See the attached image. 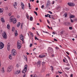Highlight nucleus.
I'll return each mask as SVG.
<instances>
[{
    "mask_svg": "<svg viewBox=\"0 0 77 77\" xmlns=\"http://www.w3.org/2000/svg\"><path fill=\"white\" fill-rule=\"evenodd\" d=\"M75 18V16L73 15H71L70 16V19L71 18Z\"/></svg>",
    "mask_w": 77,
    "mask_h": 77,
    "instance_id": "a211bd4d",
    "label": "nucleus"
},
{
    "mask_svg": "<svg viewBox=\"0 0 77 77\" xmlns=\"http://www.w3.org/2000/svg\"><path fill=\"white\" fill-rule=\"evenodd\" d=\"M47 4H48V5H50V1H48L47 3Z\"/></svg>",
    "mask_w": 77,
    "mask_h": 77,
    "instance_id": "a878e982",
    "label": "nucleus"
},
{
    "mask_svg": "<svg viewBox=\"0 0 77 77\" xmlns=\"http://www.w3.org/2000/svg\"><path fill=\"white\" fill-rule=\"evenodd\" d=\"M44 5H42V7H41V8H42V9H44Z\"/></svg>",
    "mask_w": 77,
    "mask_h": 77,
    "instance_id": "a18cd8bd",
    "label": "nucleus"
},
{
    "mask_svg": "<svg viewBox=\"0 0 77 77\" xmlns=\"http://www.w3.org/2000/svg\"><path fill=\"white\" fill-rule=\"evenodd\" d=\"M15 36H17L18 35V33L17 30H15Z\"/></svg>",
    "mask_w": 77,
    "mask_h": 77,
    "instance_id": "aec40b11",
    "label": "nucleus"
},
{
    "mask_svg": "<svg viewBox=\"0 0 77 77\" xmlns=\"http://www.w3.org/2000/svg\"><path fill=\"white\" fill-rule=\"evenodd\" d=\"M42 31L44 33H48V34H49V32H45V31H44V30H42Z\"/></svg>",
    "mask_w": 77,
    "mask_h": 77,
    "instance_id": "7c9ffc66",
    "label": "nucleus"
},
{
    "mask_svg": "<svg viewBox=\"0 0 77 77\" xmlns=\"http://www.w3.org/2000/svg\"><path fill=\"white\" fill-rule=\"evenodd\" d=\"M10 46L11 43H8L7 45V49L8 51L9 50V48H10Z\"/></svg>",
    "mask_w": 77,
    "mask_h": 77,
    "instance_id": "9b49d317",
    "label": "nucleus"
},
{
    "mask_svg": "<svg viewBox=\"0 0 77 77\" xmlns=\"http://www.w3.org/2000/svg\"><path fill=\"white\" fill-rule=\"evenodd\" d=\"M69 29H70V30H72V27H69Z\"/></svg>",
    "mask_w": 77,
    "mask_h": 77,
    "instance_id": "37998d69",
    "label": "nucleus"
},
{
    "mask_svg": "<svg viewBox=\"0 0 77 77\" xmlns=\"http://www.w3.org/2000/svg\"><path fill=\"white\" fill-rule=\"evenodd\" d=\"M35 10L36 11H38V8H35Z\"/></svg>",
    "mask_w": 77,
    "mask_h": 77,
    "instance_id": "052dcab7",
    "label": "nucleus"
},
{
    "mask_svg": "<svg viewBox=\"0 0 77 77\" xmlns=\"http://www.w3.org/2000/svg\"><path fill=\"white\" fill-rule=\"evenodd\" d=\"M10 22H13L14 24H15L16 23L17 20H16V19L14 18V16H13L10 17Z\"/></svg>",
    "mask_w": 77,
    "mask_h": 77,
    "instance_id": "f257e3e1",
    "label": "nucleus"
},
{
    "mask_svg": "<svg viewBox=\"0 0 77 77\" xmlns=\"http://www.w3.org/2000/svg\"><path fill=\"white\" fill-rule=\"evenodd\" d=\"M2 36H3L4 38V39H6L7 38V35L6 34V33L4 32L3 35H2Z\"/></svg>",
    "mask_w": 77,
    "mask_h": 77,
    "instance_id": "1a4fd4ad",
    "label": "nucleus"
},
{
    "mask_svg": "<svg viewBox=\"0 0 77 77\" xmlns=\"http://www.w3.org/2000/svg\"><path fill=\"white\" fill-rule=\"evenodd\" d=\"M48 52L51 53V54H53L54 53V51H53V48L50 47H49L48 49Z\"/></svg>",
    "mask_w": 77,
    "mask_h": 77,
    "instance_id": "7ed1b4c3",
    "label": "nucleus"
},
{
    "mask_svg": "<svg viewBox=\"0 0 77 77\" xmlns=\"http://www.w3.org/2000/svg\"><path fill=\"white\" fill-rule=\"evenodd\" d=\"M9 59H10V60H12V55H11V54L9 55Z\"/></svg>",
    "mask_w": 77,
    "mask_h": 77,
    "instance_id": "6ab92c4d",
    "label": "nucleus"
},
{
    "mask_svg": "<svg viewBox=\"0 0 77 77\" xmlns=\"http://www.w3.org/2000/svg\"><path fill=\"white\" fill-rule=\"evenodd\" d=\"M67 58L69 60H70V58H69V57L68 55H67Z\"/></svg>",
    "mask_w": 77,
    "mask_h": 77,
    "instance_id": "de8ad7c7",
    "label": "nucleus"
},
{
    "mask_svg": "<svg viewBox=\"0 0 77 77\" xmlns=\"http://www.w3.org/2000/svg\"><path fill=\"white\" fill-rule=\"evenodd\" d=\"M49 13H50V14H53V13H52V12H51V11H48Z\"/></svg>",
    "mask_w": 77,
    "mask_h": 77,
    "instance_id": "c03bdc74",
    "label": "nucleus"
},
{
    "mask_svg": "<svg viewBox=\"0 0 77 77\" xmlns=\"http://www.w3.org/2000/svg\"><path fill=\"white\" fill-rule=\"evenodd\" d=\"M7 28L8 29H9L10 28V26L9 25V24H8L7 25Z\"/></svg>",
    "mask_w": 77,
    "mask_h": 77,
    "instance_id": "b1692460",
    "label": "nucleus"
},
{
    "mask_svg": "<svg viewBox=\"0 0 77 77\" xmlns=\"http://www.w3.org/2000/svg\"><path fill=\"white\" fill-rule=\"evenodd\" d=\"M15 5H13L14 8L15 9H17V3L15 2Z\"/></svg>",
    "mask_w": 77,
    "mask_h": 77,
    "instance_id": "4468645a",
    "label": "nucleus"
},
{
    "mask_svg": "<svg viewBox=\"0 0 77 77\" xmlns=\"http://www.w3.org/2000/svg\"><path fill=\"white\" fill-rule=\"evenodd\" d=\"M36 3H39V1L37 0L36 1Z\"/></svg>",
    "mask_w": 77,
    "mask_h": 77,
    "instance_id": "774afa93",
    "label": "nucleus"
},
{
    "mask_svg": "<svg viewBox=\"0 0 77 77\" xmlns=\"http://www.w3.org/2000/svg\"><path fill=\"white\" fill-rule=\"evenodd\" d=\"M51 70L53 71V66H51Z\"/></svg>",
    "mask_w": 77,
    "mask_h": 77,
    "instance_id": "c9c22d12",
    "label": "nucleus"
},
{
    "mask_svg": "<svg viewBox=\"0 0 77 77\" xmlns=\"http://www.w3.org/2000/svg\"><path fill=\"white\" fill-rule=\"evenodd\" d=\"M48 15H49L48 14L47 15H45V17H48Z\"/></svg>",
    "mask_w": 77,
    "mask_h": 77,
    "instance_id": "ea45409f",
    "label": "nucleus"
},
{
    "mask_svg": "<svg viewBox=\"0 0 77 77\" xmlns=\"http://www.w3.org/2000/svg\"><path fill=\"white\" fill-rule=\"evenodd\" d=\"M41 61H38L37 63V66L38 67H39L40 66V65H41Z\"/></svg>",
    "mask_w": 77,
    "mask_h": 77,
    "instance_id": "9d476101",
    "label": "nucleus"
},
{
    "mask_svg": "<svg viewBox=\"0 0 77 77\" xmlns=\"http://www.w3.org/2000/svg\"><path fill=\"white\" fill-rule=\"evenodd\" d=\"M32 45H32V44H31L29 45L30 47H32Z\"/></svg>",
    "mask_w": 77,
    "mask_h": 77,
    "instance_id": "3c124183",
    "label": "nucleus"
},
{
    "mask_svg": "<svg viewBox=\"0 0 77 77\" xmlns=\"http://www.w3.org/2000/svg\"><path fill=\"white\" fill-rule=\"evenodd\" d=\"M65 76H66V77H68V75H67V74H65Z\"/></svg>",
    "mask_w": 77,
    "mask_h": 77,
    "instance_id": "69168bd1",
    "label": "nucleus"
},
{
    "mask_svg": "<svg viewBox=\"0 0 77 77\" xmlns=\"http://www.w3.org/2000/svg\"><path fill=\"white\" fill-rule=\"evenodd\" d=\"M11 54L12 56H15L17 54L16 50L14 49H13L12 50Z\"/></svg>",
    "mask_w": 77,
    "mask_h": 77,
    "instance_id": "39448f33",
    "label": "nucleus"
},
{
    "mask_svg": "<svg viewBox=\"0 0 77 77\" xmlns=\"http://www.w3.org/2000/svg\"><path fill=\"white\" fill-rule=\"evenodd\" d=\"M17 47L18 49H20L21 47V42L20 40H18L17 43Z\"/></svg>",
    "mask_w": 77,
    "mask_h": 77,
    "instance_id": "f03ea898",
    "label": "nucleus"
},
{
    "mask_svg": "<svg viewBox=\"0 0 77 77\" xmlns=\"http://www.w3.org/2000/svg\"><path fill=\"white\" fill-rule=\"evenodd\" d=\"M72 75H73L72 74H71V75H70V77H72Z\"/></svg>",
    "mask_w": 77,
    "mask_h": 77,
    "instance_id": "338daca9",
    "label": "nucleus"
},
{
    "mask_svg": "<svg viewBox=\"0 0 77 77\" xmlns=\"http://www.w3.org/2000/svg\"><path fill=\"white\" fill-rule=\"evenodd\" d=\"M23 26V23H22L21 24V26Z\"/></svg>",
    "mask_w": 77,
    "mask_h": 77,
    "instance_id": "4d7b16f0",
    "label": "nucleus"
},
{
    "mask_svg": "<svg viewBox=\"0 0 77 77\" xmlns=\"http://www.w3.org/2000/svg\"><path fill=\"white\" fill-rule=\"evenodd\" d=\"M3 12V9L0 8V13H2Z\"/></svg>",
    "mask_w": 77,
    "mask_h": 77,
    "instance_id": "4be33fe9",
    "label": "nucleus"
},
{
    "mask_svg": "<svg viewBox=\"0 0 77 77\" xmlns=\"http://www.w3.org/2000/svg\"><path fill=\"white\" fill-rule=\"evenodd\" d=\"M1 20L2 21V22H3V23H4V22H5V20L4 19H3V17L1 18Z\"/></svg>",
    "mask_w": 77,
    "mask_h": 77,
    "instance_id": "412c9836",
    "label": "nucleus"
},
{
    "mask_svg": "<svg viewBox=\"0 0 77 77\" xmlns=\"http://www.w3.org/2000/svg\"><path fill=\"white\" fill-rule=\"evenodd\" d=\"M5 72V69H4V68L3 67L1 69V72H2V73H4Z\"/></svg>",
    "mask_w": 77,
    "mask_h": 77,
    "instance_id": "f3484780",
    "label": "nucleus"
},
{
    "mask_svg": "<svg viewBox=\"0 0 77 77\" xmlns=\"http://www.w3.org/2000/svg\"><path fill=\"white\" fill-rule=\"evenodd\" d=\"M47 22H48V24H50V22L48 20H47Z\"/></svg>",
    "mask_w": 77,
    "mask_h": 77,
    "instance_id": "680f3d73",
    "label": "nucleus"
},
{
    "mask_svg": "<svg viewBox=\"0 0 77 77\" xmlns=\"http://www.w3.org/2000/svg\"><path fill=\"white\" fill-rule=\"evenodd\" d=\"M35 29V28L34 27H33L32 28V29L34 30Z\"/></svg>",
    "mask_w": 77,
    "mask_h": 77,
    "instance_id": "e2e57ef3",
    "label": "nucleus"
},
{
    "mask_svg": "<svg viewBox=\"0 0 77 77\" xmlns=\"http://www.w3.org/2000/svg\"><path fill=\"white\" fill-rule=\"evenodd\" d=\"M21 5L22 9H24V5L23 2L21 3Z\"/></svg>",
    "mask_w": 77,
    "mask_h": 77,
    "instance_id": "f8f14e48",
    "label": "nucleus"
},
{
    "mask_svg": "<svg viewBox=\"0 0 77 77\" xmlns=\"http://www.w3.org/2000/svg\"><path fill=\"white\" fill-rule=\"evenodd\" d=\"M20 39L22 40V41H23V39H24V37L23 36V35H21L20 36Z\"/></svg>",
    "mask_w": 77,
    "mask_h": 77,
    "instance_id": "ddd939ff",
    "label": "nucleus"
},
{
    "mask_svg": "<svg viewBox=\"0 0 77 77\" xmlns=\"http://www.w3.org/2000/svg\"><path fill=\"white\" fill-rule=\"evenodd\" d=\"M30 34L32 36H33V33L32 32H30Z\"/></svg>",
    "mask_w": 77,
    "mask_h": 77,
    "instance_id": "09e8293b",
    "label": "nucleus"
},
{
    "mask_svg": "<svg viewBox=\"0 0 77 77\" xmlns=\"http://www.w3.org/2000/svg\"><path fill=\"white\" fill-rule=\"evenodd\" d=\"M26 17H27V18L28 19H29V15H28V14H26Z\"/></svg>",
    "mask_w": 77,
    "mask_h": 77,
    "instance_id": "a19ab883",
    "label": "nucleus"
},
{
    "mask_svg": "<svg viewBox=\"0 0 77 77\" xmlns=\"http://www.w3.org/2000/svg\"><path fill=\"white\" fill-rule=\"evenodd\" d=\"M12 15V13L11 12H10L8 14V15L9 16H11Z\"/></svg>",
    "mask_w": 77,
    "mask_h": 77,
    "instance_id": "473e14b6",
    "label": "nucleus"
},
{
    "mask_svg": "<svg viewBox=\"0 0 77 77\" xmlns=\"http://www.w3.org/2000/svg\"><path fill=\"white\" fill-rule=\"evenodd\" d=\"M15 28H14V27H13L12 28V31L13 32H14V31H15Z\"/></svg>",
    "mask_w": 77,
    "mask_h": 77,
    "instance_id": "c756f323",
    "label": "nucleus"
},
{
    "mask_svg": "<svg viewBox=\"0 0 77 77\" xmlns=\"http://www.w3.org/2000/svg\"><path fill=\"white\" fill-rule=\"evenodd\" d=\"M58 72H59L60 74H62V72H60L58 71Z\"/></svg>",
    "mask_w": 77,
    "mask_h": 77,
    "instance_id": "0e129e2a",
    "label": "nucleus"
},
{
    "mask_svg": "<svg viewBox=\"0 0 77 77\" xmlns=\"http://www.w3.org/2000/svg\"><path fill=\"white\" fill-rule=\"evenodd\" d=\"M5 9L6 10H7V11H8V7H5Z\"/></svg>",
    "mask_w": 77,
    "mask_h": 77,
    "instance_id": "603ef678",
    "label": "nucleus"
},
{
    "mask_svg": "<svg viewBox=\"0 0 77 77\" xmlns=\"http://www.w3.org/2000/svg\"><path fill=\"white\" fill-rule=\"evenodd\" d=\"M4 44H3V43L0 42V49L1 50V49H2V48H3L4 47Z\"/></svg>",
    "mask_w": 77,
    "mask_h": 77,
    "instance_id": "6e6552de",
    "label": "nucleus"
},
{
    "mask_svg": "<svg viewBox=\"0 0 77 77\" xmlns=\"http://www.w3.org/2000/svg\"><path fill=\"white\" fill-rule=\"evenodd\" d=\"M66 53L68 54V55H69V53H68V52H66Z\"/></svg>",
    "mask_w": 77,
    "mask_h": 77,
    "instance_id": "13d9d810",
    "label": "nucleus"
},
{
    "mask_svg": "<svg viewBox=\"0 0 77 77\" xmlns=\"http://www.w3.org/2000/svg\"><path fill=\"white\" fill-rule=\"evenodd\" d=\"M74 21H77V19H74Z\"/></svg>",
    "mask_w": 77,
    "mask_h": 77,
    "instance_id": "bf43d9fd",
    "label": "nucleus"
},
{
    "mask_svg": "<svg viewBox=\"0 0 77 77\" xmlns=\"http://www.w3.org/2000/svg\"><path fill=\"white\" fill-rule=\"evenodd\" d=\"M54 40L55 41H57V39H55V38L54 39Z\"/></svg>",
    "mask_w": 77,
    "mask_h": 77,
    "instance_id": "5fc2aeb1",
    "label": "nucleus"
},
{
    "mask_svg": "<svg viewBox=\"0 0 77 77\" xmlns=\"http://www.w3.org/2000/svg\"><path fill=\"white\" fill-rule=\"evenodd\" d=\"M27 65H25V68L24 70L22 71V73L25 74V73L26 72V71H27Z\"/></svg>",
    "mask_w": 77,
    "mask_h": 77,
    "instance_id": "423d86ee",
    "label": "nucleus"
},
{
    "mask_svg": "<svg viewBox=\"0 0 77 77\" xmlns=\"http://www.w3.org/2000/svg\"><path fill=\"white\" fill-rule=\"evenodd\" d=\"M50 5H48V4H47V5H46V6L47 8H48L49 6H50Z\"/></svg>",
    "mask_w": 77,
    "mask_h": 77,
    "instance_id": "58836bf2",
    "label": "nucleus"
},
{
    "mask_svg": "<svg viewBox=\"0 0 77 77\" xmlns=\"http://www.w3.org/2000/svg\"><path fill=\"white\" fill-rule=\"evenodd\" d=\"M46 63L45 62H43L42 63V65H44V64H45Z\"/></svg>",
    "mask_w": 77,
    "mask_h": 77,
    "instance_id": "e433bc0d",
    "label": "nucleus"
},
{
    "mask_svg": "<svg viewBox=\"0 0 77 77\" xmlns=\"http://www.w3.org/2000/svg\"><path fill=\"white\" fill-rule=\"evenodd\" d=\"M13 68V66H9L8 68L7 72H11V71L12 70Z\"/></svg>",
    "mask_w": 77,
    "mask_h": 77,
    "instance_id": "20e7f679",
    "label": "nucleus"
},
{
    "mask_svg": "<svg viewBox=\"0 0 77 77\" xmlns=\"http://www.w3.org/2000/svg\"><path fill=\"white\" fill-rule=\"evenodd\" d=\"M29 9H31L32 7H31V6L30 5V3H29Z\"/></svg>",
    "mask_w": 77,
    "mask_h": 77,
    "instance_id": "2f4dec72",
    "label": "nucleus"
},
{
    "mask_svg": "<svg viewBox=\"0 0 77 77\" xmlns=\"http://www.w3.org/2000/svg\"><path fill=\"white\" fill-rule=\"evenodd\" d=\"M63 24L65 25V26H66L68 25L67 24V22H64L63 23Z\"/></svg>",
    "mask_w": 77,
    "mask_h": 77,
    "instance_id": "bb28decb",
    "label": "nucleus"
},
{
    "mask_svg": "<svg viewBox=\"0 0 77 77\" xmlns=\"http://www.w3.org/2000/svg\"><path fill=\"white\" fill-rule=\"evenodd\" d=\"M21 72V71L20 70H18L16 72V74H20Z\"/></svg>",
    "mask_w": 77,
    "mask_h": 77,
    "instance_id": "dca6fc26",
    "label": "nucleus"
},
{
    "mask_svg": "<svg viewBox=\"0 0 77 77\" xmlns=\"http://www.w3.org/2000/svg\"><path fill=\"white\" fill-rule=\"evenodd\" d=\"M70 22H67V25H70Z\"/></svg>",
    "mask_w": 77,
    "mask_h": 77,
    "instance_id": "8fccbe9b",
    "label": "nucleus"
},
{
    "mask_svg": "<svg viewBox=\"0 0 77 77\" xmlns=\"http://www.w3.org/2000/svg\"><path fill=\"white\" fill-rule=\"evenodd\" d=\"M67 4L69 6H75V4L72 2H69Z\"/></svg>",
    "mask_w": 77,
    "mask_h": 77,
    "instance_id": "0eeeda50",
    "label": "nucleus"
},
{
    "mask_svg": "<svg viewBox=\"0 0 77 77\" xmlns=\"http://www.w3.org/2000/svg\"><path fill=\"white\" fill-rule=\"evenodd\" d=\"M64 69H66V70H69V69H70V68L66 67L64 68Z\"/></svg>",
    "mask_w": 77,
    "mask_h": 77,
    "instance_id": "393cba45",
    "label": "nucleus"
},
{
    "mask_svg": "<svg viewBox=\"0 0 77 77\" xmlns=\"http://www.w3.org/2000/svg\"><path fill=\"white\" fill-rule=\"evenodd\" d=\"M71 23H74V21L72 19H70Z\"/></svg>",
    "mask_w": 77,
    "mask_h": 77,
    "instance_id": "864d4df0",
    "label": "nucleus"
},
{
    "mask_svg": "<svg viewBox=\"0 0 77 77\" xmlns=\"http://www.w3.org/2000/svg\"><path fill=\"white\" fill-rule=\"evenodd\" d=\"M64 15L65 16V17L66 18L67 17V13H66L64 14Z\"/></svg>",
    "mask_w": 77,
    "mask_h": 77,
    "instance_id": "c85d7f7f",
    "label": "nucleus"
},
{
    "mask_svg": "<svg viewBox=\"0 0 77 77\" xmlns=\"http://www.w3.org/2000/svg\"><path fill=\"white\" fill-rule=\"evenodd\" d=\"M35 40H38V41L39 39L37 38V37H35Z\"/></svg>",
    "mask_w": 77,
    "mask_h": 77,
    "instance_id": "79ce46f5",
    "label": "nucleus"
},
{
    "mask_svg": "<svg viewBox=\"0 0 77 77\" xmlns=\"http://www.w3.org/2000/svg\"><path fill=\"white\" fill-rule=\"evenodd\" d=\"M73 52L75 53V54H77V53H76V51H75V50H74L73 51Z\"/></svg>",
    "mask_w": 77,
    "mask_h": 77,
    "instance_id": "4c0bfd02",
    "label": "nucleus"
},
{
    "mask_svg": "<svg viewBox=\"0 0 77 77\" xmlns=\"http://www.w3.org/2000/svg\"><path fill=\"white\" fill-rule=\"evenodd\" d=\"M34 12L35 14L37 16H38V14L37 13V12H36L34 11Z\"/></svg>",
    "mask_w": 77,
    "mask_h": 77,
    "instance_id": "f704fd0d",
    "label": "nucleus"
},
{
    "mask_svg": "<svg viewBox=\"0 0 77 77\" xmlns=\"http://www.w3.org/2000/svg\"><path fill=\"white\" fill-rule=\"evenodd\" d=\"M30 21H33V17H30Z\"/></svg>",
    "mask_w": 77,
    "mask_h": 77,
    "instance_id": "cd10ccee",
    "label": "nucleus"
},
{
    "mask_svg": "<svg viewBox=\"0 0 77 77\" xmlns=\"http://www.w3.org/2000/svg\"><path fill=\"white\" fill-rule=\"evenodd\" d=\"M55 49L56 50H59V47L57 46V47H55Z\"/></svg>",
    "mask_w": 77,
    "mask_h": 77,
    "instance_id": "72a5a7b5",
    "label": "nucleus"
},
{
    "mask_svg": "<svg viewBox=\"0 0 77 77\" xmlns=\"http://www.w3.org/2000/svg\"><path fill=\"white\" fill-rule=\"evenodd\" d=\"M39 57L40 58H42V57H45V55H39Z\"/></svg>",
    "mask_w": 77,
    "mask_h": 77,
    "instance_id": "2eb2a0df",
    "label": "nucleus"
},
{
    "mask_svg": "<svg viewBox=\"0 0 77 77\" xmlns=\"http://www.w3.org/2000/svg\"><path fill=\"white\" fill-rule=\"evenodd\" d=\"M20 24H21V23H20V22H19L17 24V27H20Z\"/></svg>",
    "mask_w": 77,
    "mask_h": 77,
    "instance_id": "5701e85b",
    "label": "nucleus"
},
{
    "mask_svg": "<svg viewBox=\"0 0 77 77\" xmlns=\"http://www.w3.org/2000/svg\"><path fill=\"white\" fill-rule=\"evenodd\" d=\"M48 15H49L48 17H49V18H51V17L50 16H51V15H50V14H49Z\"/></svg>",
    "mask_w": 77,
    "mask_h": 77,
    "instance_id": "6e6d98bb",
    "label": "nucleus"
},
{
    "mask_svg": "<svg viewBox=\"0 0 77 77\" xmlns=\"http://www.w3.org/2000/svg\"><path fill=\"white\" fill-rule=\"evenodd\" d=\"M37 34L38 36H40V35H39V34L38 33V31H36Z\"/></svg>",
    "mask_w": 77,
    "mask_h": 77,
    "instance_id": "49530a36",
    "label": "nucleus"
}]
</instances>
